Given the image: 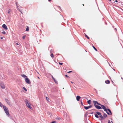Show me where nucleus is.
Wrapping results in <instances>:
<instances>
[{
    "mask_svg": "<svg viewBox=\"0 0 123 123\" xmlns=\"http://www.w3.org/2000/svg\"><path fill=\"white\" fill-rule=\"evenodd\" d=\"M3 107L6 115L7 116H9V114L8 108L5 105H3Z\"/></svg>",
    "mask_w": 123,
    "mask_h": 123,
    "instance_id": "1",
    "label": "nucleus"
},
{
    "mask_svg": "<svg viewBox=\"0 0 123 123\" xmlns=\"http://www.w3.org/2000/svg\"><path fill=\"white\" fill-rule=\"evenodd\" d=\"M25 103L26 105L28 108L31 109H32V107L30 106L31 104L30 103L27 99L25 100Z\"/></svg>",
    "mask_w": 123,
    "mask_h": 123,
    "instance_id": "2",
    "label": "nucleus"
},
{
    "mask_svg": "<svg viewBox=\"0 0 123 123\" xmlns=\"http://www.w3.org/2000/svg\"><path fill=\"white\" fill-rule=\"evenodd\" d=\"M25 82L29 84H30L31 83L30 81L27 77L25 78Z\"/></svg>",
    "mask_w": 123,
    "mask_h": 123,
    "instance_id": "3",
    "label": "nucleus"
},
{
    "mask_svg": "<svg viewBox=\"0 0 123 123\" xmlns=\"http://www.w3.org/2000/svg\"><path fill=\"white\" fill-rule=\"evenodd\" d=\"M106 112L109 115H111L112 114L111 111L109 109H107V111Z\"/></svg>",
    "mask_w": 123,
    "mask_h": 123,
    "instance_id": "4",
    "label": "nucleus"
},
{
    "mask_svg": "<svg viewBox=\"0 0 123 123\" xmlns=\"http://www.w3.org/2000/svg\"><path fill=\"white\" fill-rule=\"evenodd\" d=\"M0 85L2 88L4 89L5 88V86L3 82H0Z\"/></svg>",
    "mask_w": 123,
    "mask_h": 123,
    "instance_id": "5",
    "label": "nucleus"
},
{
    "mask_svg": "<svg viewBox=\"0 0 123 123\" xmlns=\"http://www.w3.org/2000/svg\"><path fill=\"white\" fill-rule=\"evenodd\" d=\"M101 108H102L103 109H104V111H107V109L103 105H101Z\"/></svg>",
    "mask_w": 123,
    "mask_h": 123,
    "instance_id": "6",
    "label": "nucleus"
},
{
    "mask_svg": "<svg viewBox=\"0 0 123 123\" xmlns=\"http://www.w3.org/2000/svg\"><path fill=\"white\" fill-rule=\"evenodd\" d=\"M92 106V105H90L89 106H84V108L85 109L87 110L88 109L91 108Z\"/></svg>",
    "mask_w": 123,
    "mask_h": 123,
    "instance_id": "7",
    "label": "nucleus"
},
{
    "mask_svg": "<svg viewBox=\"0 0 123 123\" xmlns=\"http://www.w3.org/2000/svg\"><path fill=\"white\" fill-rule=\"evenodd\" d=\"M2 27L5 29L7 30L8 28L6 25L5 24H3L2 25Z\"/></svg>",
    "mask_w": 123,
    "mask_h": 123,
    "instance_id": "8",
    "label": "nucleus"
},
{
    "mask_svg": "<svg viewBox=\"0 0 123 123\" xmlns=\"http://www.w3.org/2000/svg\"><path fill=\"white\" fill-rule=\"evenodd\" d=\"M93 102L94 104V106H95V105H98V102L96 101H93Z\"/></svg>",
    "mask_w": 123,
    "mask_h": 123,
    "instance_id": "9",
    "label": "nucleus"
},
{
    "mask_svg": "<svg viewBox=\"0 0 123 123\" xmlns=\"http://www.w3.org/2000/svg\"><path fill=\"white\" fill-rule=\"evenodd\" d=\"M95 106L96 109H101V107L99 105H95Z\"/></svg>",
    "mask_w": 123,
    "mask_h": 123,
    "instance_id": "10",
    "label": "nucleus"
},
{
    "mask_svg": "<svg viewBox=\"0 0 123 123\" xmlns=\"http://www.w3.org/2000/svg\"><path fill=\"white\" fill-rule=\"evenodd\" d=\"M76 98L77 100L78 101H79L80 97L79 96H76Z\"/></svg>",
    "mask_w": 123,
    "mask_h": 123,
    "instance_id": "11",
    "label": "nucleus"
},
{
    "mask_svg": "<svg viewBox=\"0 0 123 123\" xmlns=\"http://www.w3.org/2000/svg\"><path fill=\"white\" fill-rule=\"evenodd\" d=\"M5 100L6 102L8 104H10V102L8 99L7 98L5 99Z\"/></svg>",
    "mask_w": 123,
    "mask_h": 123,
    "instance_id": "12",
    "label": "nucleus"
},
{
    "mask_svg": "<svg viewBox=\"0 0 123 123\" xmlns=\"http://www.w3.org/2000/svg\"><path fill=\"white\" fill-rule=\"evenodd\" d=\"M107 114L105 113H104L103 115V117H104V119L106 117H107Z\"/></svg>",
    "mask_w": 123,
    "mask_h": 123,
    "instance_id": "13",
    "label": "nucleus"
},
{
    "mask_svg": "<svg viewBox=\"0 0 123 123\" xmlns=\"http://www.w3.org/2000/svg\"><path fill=\"white\" fill-rule=\"evenodd\" d=\"M99 117L101 118V120L104 119V117H103L101 115H101H99Z\"/></svg>",
    "mask_w": 123,
    "mask_h": 123,
    "instance_id": "14",
    "label": "nucleus"
},
{
    "mask_svg": "<svg viewBox=\"0 0 123 123\" xmlns=\"http://www.w3.org/2000/svg\"><path fill=\"white\" fill-rule=\"evenodd\" d=\"M105 83L106 84H108L110 83V82L109 80H107L105 81Z\"/></svg>",
    "mask_w": 123,
    "mask_h": 123,
    "instance_id": "15",
    "label": "nucleus"
},
{
    "mask_svg": "<svg viewBox=\"0 0 123 123\" xmlns=\"http://www.w3.org/2000/svg\"><path fill=\"white\" fill-rule=\"evenodd\" d=\"M21 76L25 78L27 77L24 74H23L21 75Z\"/></svg>",
    "mask_w": 123,
    "mask_h": 123,
    "instance_id": "16",
    "label": "nucleus"
},
{
    "mask_svg": "<svg viewBox=\"0 0 123 123\" xmlns=\"http://www.w3.org/2000/svg\"><path fill=\"white\" fill-rule=\"evenodd\" d=\"M96 114H97V115H101V113L100 112H98V111H97V112H96Z\"/></svg>",
    "mask_w": 123,
    "mask_h": 123,
    "instance_id": "17",
    "label": "nucleus"
},
{
    "mask_svg": "<svg viewBox=\"0 0 123 123\" xmlns=\"http://www.w3.org/2000/svg\"><path fill=\"white\" fill-rule=\"evenodd\" d=\"M91 100H89L87 101V103L89 105H90L91 104Z\"/></svg>",
    "mask_w": 123,
    "mask_h": 123,
    "instance_id": "18",
    "label": "nucleus"
},
{
    "mask_svg": "<svg viewBox=\"0 0 123 123\" xmlns=\"http://www.w3.org/2000/svg\"><path fill=\"white\" fill-rule=\"evenodd\" d=\"M92 47L93 48V49L97 51V49H96V48L93 45L92 46Z\"/></svg>",
    "mask_w": 123,
    "mask_h": 123,
    "instance_id": "19",
    "label": "nucleus"
},
{
    "mask_svg": "<svg viewBox=\"0 0 123 123\" xmlns=\"http://www.w3.org/2000/svg\"><path fill=\"white\" fill-rule=\"evenodd\" d=\"M95 117L97 118H99V116H98L97 114H95Z\"/></svg>",
    "mask_w": 123,
    "mask_h": 123,
    "instance_id": "20",
    "label": "nucleus"
},
{
    "mask_svg": "<svg viewBox=\"0 0 123 123\" xmlns=\"http://www.w3.org/2000/svg\"><path fill=\"white\" fill-rule=\"evenodd\" d=\"M61 118L59 117H57L55 118V119L57 120H59L61 119Z\"/></svg>",
    "mask_w": 123,
    "mask_h": 123,
    "instance_id": "21",
    "label": "nucleus"
},
{
    "mask_svg": "<svg viewBox=\"0 0 123 123\" xmlns=\"http://www.w3.org/2000/svg\"><path fill=\"white\" fill-rule=\"evenodd\" d=\"M2 33L3 34H5L6 32H5L3 30H2Z\"/></svg>",
    "mask_w": 123,
    "mask_h": 123,
    "instance_id": "22",
    "label": "nucleus"
},
{
    "mask_svg": "<svg viewBox=\"0 0 123 123\" xmlns=\"http://www.w3.org/2000/svg\"><path fill=\"white\" fill-rule=\"evenodd\" d=\"M22 88H23V89H24L25 91H27V89L25 87H23Z\"/></svg>",
    "mask_w": 123,
    "mask_h": 123,
    "instance_id": "23",
    "label": "nucleus"
},
{
    "mask_svg": "<svg viewBox=\"0 0 123 123\" xmlns=\"http://www.w3.org/2000/svg\"><path fill=\"white\" fill-rule=\"evenodd\" d=\"M3 105L0 102V106L2 107V106L3 107Z\"/></svg>",
    "mask_w": 123,
    "mask_h": 123,
    "instance_id": "24",
    "label": "nucleus"
},
{
    "mask_svg": "<svg viewBox=\"0 0 123 123\" xmlns=\"http://www.w3.org/2000/svg\"><path fill=\"white\" fill-rule=\"evenodd\" d=\"M50 56L52 58H53L54 57L53 54V53H52L51 54Z\"/></svg>",
    "mask_w": 123,
    "mask_h": 123,
    "instance_id": "25",
    "label": "nucleus"
},
{
    "mask_svg": "<svg viewBox=\"0 0 123 123\" xmlns=\"http://www.w3.org/2000/svg\"><path fill=\"white\" fill-rule=\"evenodd\" d=\"M29 28L28 27H27V28H26V31H29Z\"/></svg>",
    "mask_w": 123,
    "mask_h": 123,
    "instance_id": "26",
    "label": "nucleus"
},
{
    "mask_svg": "<svg viewBox=\"0 0 123 123\" xmlns=\"http://www.w3.org/2000/svg\"><path fill=\"white\" fill-rule=\"evenodd\" d=\"M85 37H86L88 39H89V37L86 34L85 35Z\"/></svg>",
    "mask_w": 123,
    "mask_h": 123,
    "instance_id": "27",
    "label": "nucleus"
},
{
    "mask_svg": "<svg viewBox=\"0 0 123 123\" xmlns=\"http://www.w3.org/2000/svg\"><path fill=\"white\" fill-rule=\"evenodd\" d=\"M54 82H55V83H57V81H56L55 79H54Z\"/></svg>",
    "mask_w": 123,
    "mask_h": 123,
    "instance_id": "28",
    "label": "nucleus"
},
{
    "mask_svg": "<svg viewBox=\"0 0 123 123\" xmlns=\"http://www.w3.org/2000/svg\"><path fill=\"white\" fill-rule=\"evenodd\" d=\"M46 100H47V101H48L49 100V98H48V97H46Z\"/></svg>",
    "mask_w": 123,
    "mask_h": 123,
    "instance_id": "29",
    "label": "nucleus"
},
{
    "mask_svg": "<svg viewBox=\"0 0 123 123\" xmlns=\"http://www.w3.org/2000/svg\"><path fill=\"white\" fill-rule=\"evenodd\" d=\"M10 11H11V10H10V9H9V10H8V14L9 13H10Z\"/></svg>",
    "mask_w": 123,
    "mask_h": 123,
    "instance_id": "30",
    "label": "nucleus"
},
{
    "mask_svg": "<svg viewBox=\"0 0 123 123\" xmlns=\"http://www.w3.org/2000/svg\"><path fill=\"white\" fill-rule=\"evenodd\" d=\"M25 35L24 36H23L22 37L23 39H24L25 38Z\"/></svg>",
    "mask_w": 123,
    "mask_h": 123,
    "instance_id": "31",
    "label": "nucleus"
},
{
    "mask_svg": "<svg viewBox=\"0 0 123 123\" xmlns=\"http://www.w3.org/2000/svg\"><path fill=\"white\" fill-rule=\"evenodd\" d=\"M56 123V122L55 121H53L51 123Z\"/></svg>",
    "mask_w": 123,
    "mask_h": 123,
    "instance_id": "32",
    "label": "nucleus"
},
{
    "mask_svg": "<svg viewBox=\"0 0 123 123\" xmlns=\"http://www.w3.org/2000/svg\"><path fill=\"white\" fill-rule=\"evenodd\" d=\"M51 75V76L52 78L54 80V79H55L53 77V75Z\"/></svg>",
    "mask_w": 123,
    "mask_h": 123,
    "instance_id": "33",
    "label": "nucleus"
},
{
    "mask_svg": "<svg viewBox=\"0 0 123 123\" xmlns=\"http://www.w3.org/2000/svg\"><path fill=\"white\" fill-rule=\"evenodd\" d=\"M59 64H60V65H62L63 64V63H61V62H59Z\"/></svg>",
    "mask_w": 123,
    "mask_h": 123,
    "instance_id": "34",
    "label": "nucleus"
},
{
    "mask_svg": "<svg viewBox=\"0 0 123 123\" xmlns=\"http://www.w3.org/2000/svg\"><path fill=\"white\" fill-rule=\"evenodd\" d=\"M65 76L66 77H67V78H69V76H68L66 74L65 75Z\"/></svg>",
    "mask_w": 123,
    "mask_h": 123,
    "instance_id": "35",
    "label": "nucleus"
},
{
    "mask_svg": "<svg viewBox=\"0 0 123 123\" xmlns=\"http://www.w3.org/2000/svg\"><path fill=\"white\" fill-rule=\"evenodd\" d=\"M80 102H81V105H83V103H82V101H80Z\"/></svg>",
    "mask_w": 123,
    "mask_h": 123,
    "instance_id": "36",
    "label": "nucleus"
},
{
    "mask_svg": "<svg viewBox=\"0 0 123 123\" xmlns=\"http://www.w3.org/2000/svg\"><path fill=\"white\" fill-rule=\"evenodd\" d=\"M3 37H3L2 36V37H0V38L1 39H3Z\"/></svg>",
    "mask_w": 123,
    "mask_h": 123,
    "instance_id": "37",
    "label": "nucleus"
},
{
    "mask_svg": "<svg viewBox=\"0 0 123 123\" xmlns=\"http://www.w3.org/2000/svg\"><path fill=\"white\" fill-rule=\"evenodd\" d=\"M98 105H101H101L100 104L98 103Z\"/></svg>",
    "mask_w": 123,
    "mask_h": 123,
    "instance_id": "38",
    "label": "nucleus"
},
{
    "mask_svg": "<svg viewBox=\"0 0 123 123\" xmlns=\"http://www.w3.org/2000/svg\"><path fill=\"white\" fill-rule=\"evenodd\" d=\"M72 72V71H69L68 72H67V73H70V72Z\"/></svg>",
    "mask_w": 123,
    "mask_h": 123,
    "instance_id": "39",
    "label": "nucleus"
},
{
    "mask_svg": "<svg viewBox=\"0 0 123 123\" xmlns=\"http://www.w3.org/2000/svg\"><path fill=\"white\" fill-rule=\"evenodd\" d=\"M108 123H111V122L109 120H108Z\"/></svg>",
    "mask_w": 123,
    "mask_h": 123,
    "instance_id": "40",
    "label": "nucleus"
},
{
    "mask_svg": "<svg viewBox=\"0 0 123 123\" xmlns=\"http://www.w3.org/2000/svg\"><path fill=\"white\" fill-rule=\"evenodd\" d=\"M115 2H118V1L117 0H115Z\"/></svg>",
    "mask_w": 123,
    "mask_h": 123,
    "instance_id": "41",
    "label": "nucleus"
},
{
    "mask_svg": "<svg viewBox=\"0 0 123 123\" xmlns=\"http://www.w3.org/2000/svg\"><path fill=\"white\" fill-rule=\"evenodd\" d=\"M93 112H92L91 113V114H93Z\"/></svg>",
    "mask_w": 123,
    "mask_h": 123,
    "instance_id": "42",
    "label": "nucleus"
},
{
    "mask_svg": "<svg viewBox=\"0 0 123 123\" xmlns=\"http://www.w3.org/2000/svg\"><path fill=\"white\" fill-rule=\"evenodd\" d=\"M92 110H94V111L96 110L95 109H92Z\"/></svg>",
    "mask_w": 123,
    "mask_h": 123,
    "instance_id": "43",
    "label": "nucleus"
},
{
    "mask_svg": "<svg viewBox=\"0 0 123 123\" xmlns=\"http://www.w3.org/2000/svg\"><path fill=\"white\" fill-rule=\"evenodd\" d=\"M71 83H74V82H72V81H71Z\"/></svg>",
    "mask_w": 123,
    "mask_h": 123,
    "instance_id": "44",
    "label": "nucleus"
},
{
    "mask_svg": "<svg viewBox=\"0 0 123 123\" xmlns=\"http://www.w3.org/2000/svg\"><path fill=\"white\" fill-rule=\"evenodd\" d=\"M16 5L17 6V7L18 6H17V3H16Z\"/></svg>",
    "mask_w": 123,
    "mask_h": 123,
    "instance_id": "45",
    "label": "nucleus"
},
{
    "mask_svg": "<svg viewBox=\"0 0 123 123\" xmlns=\"http://www.w3.org/2000/svg\"><path fill=\"white\" fill-rule=\"evenodd\" d=\"M37 78H38L39 79H40L39 77H38H38H37Z\"/></svg>",
    "mask_w": 123,
    "mask_h": 123,
    "instance_id": "46",
    "label": "nucleus"
},
{
    "mask_svg": "<svg viewBox=\"0 0 123 123\" xmlns=\"http://www.w3.org/2000/svg\"><path fill=\"white\" fill-rule=\"evenodd\" d=\"M16 44H17V45H18V43H16Z\"/></svg>",
    "mask_w": 123,
    "mask_h": 123,
    "instance_id": "47",
    "label": "nucleus"
},
{
    "mask_svg": "<svg viewBox=\"0 0 123 123\" xmlns=\"http://www.w3.org/2000/svg\"><path fill=\"white\" fill-rule=\"evenodd\" d=\"M19 10L20 11V12L21 13H22V12H21L20 10Z\"/></svg>",
    "mask_w": 123,
    "mask_h": 123,
    "instance_id": "48",
    "label": "nucleus"
},
{
    "mask_svg": "<svg viewBox=\"0 0 123 123\" xmlns=\"http://www.w3.org/2000/svg\"><path fill=\"white\" fill-rule=\"evenodd\" d=\"M48 0L49 1H51V0Z\"/></svg>",
    "mask_w": 123,
    "mask_h": 123,
    "instance_id": "49",
    "label": "nucleus"
},
{
    "mask_svg": "<svg viewBox=\"0 0 123 123\" xmlns=\"http://www.w3.org/2000/svg\"><path fill=\"white\" fill-rule=\"evenodd\" d=\"M115 30H117V29H116V28H115Z\"/></svg>",
    "mask_w": 123,
    "mask_h": 123,
    "instance_id": "50",
    "label": "nucleus"
},
{
    "mask_svg": "<svg viewBox=\"0 0 123 123\" xmlns=\"http://www.w3.org/2000/svg\"><path fill=\"white\" fill-rule=\"evenodd\" d=\"M52 49L51 50H50V52H51V51H52Z\"/></svg>",
    "mask_w": 123,
    "mask_h": 123,
    "instance_id": "51",
    "label": "nucleus"
},
{
    "mask_svg": "<svg viewBox=\"0 0 123 123\" xmlns=\"http://www.w3.org/2000/svg\"><path fill=\"white\" fill-rule=\"evenodd\" d=\"M111 122H112V123H113V122L112 121H111Z\"/></svg>",
    "mask_w": 123,
    "mask_h": 123,
    "instance_id": "52",
    "label": "nucleus"
},
{
    "mask_svg": "<svg viewBox=\"0 0 123 123\" xmlns=\"http://www.w3.org/2000/svg\"><path fill=\"white\" fill-rule=\"evenodd\" d=\"M113 70H114V71H115V69H113Z\"/></svg>",
    "mask_w": 123,
    "mask_h": 123,
    "instance_id": "53",
    "label": "nucleus"
},
{
    "mask_svg": "<svg viewBox=\"0 0 123 123\" xmlns=\"http://www.w3.org/2000/svg\"><path fill=\"white\" fill-rule=\"evenodd\" d=\"M121 79H123V78H122H122H121Z\"/></svg>",
    "mask_w": 123,
    "mask_h": 123,
    "instance_id": "54",
    "label": "nucleus"
},
{
    "mask_svg": "<svg viewBox=\"0 0 123 123\" xmlns=\"http://www.w3.org/2000/svg\"><path fill=\"white\" fill-rule=\"evenodd\" d=\"M110 1H111V0H109Z\"/></svg>",
    "mask_w": 123,
    "mask_h": 123,
    "instance_id": "55",
    "label": "nucleus"
},
{
    "mask_svg": "<svg viewBox=\"0 0 123 123\" xmlns=\"http://www.w3.org/2000/svg\"><path fill=\"white\" fill-rule=\"evenodd\" d=\"M1 18V17H0V19Z\"/></svg>",
    "mask_w": 123,
    "mask_h": 123,
    "instance_id": "56",
    "label": "nucleus"
},
{
    "mask_svg": "<svg viewBox=\"0 0 123 123\" xmlns=\"http://www.w3.org/2000/svg\"><path fill=\"white\" fill-rule=\"evenodd\" d=\"M83 6H84V4H83Z\"/></svg>",
    "mask_w": 123,
    "mask_h": 123,
    "instance_id": "57",
    "label": "nucleus"
}]
</instances>
